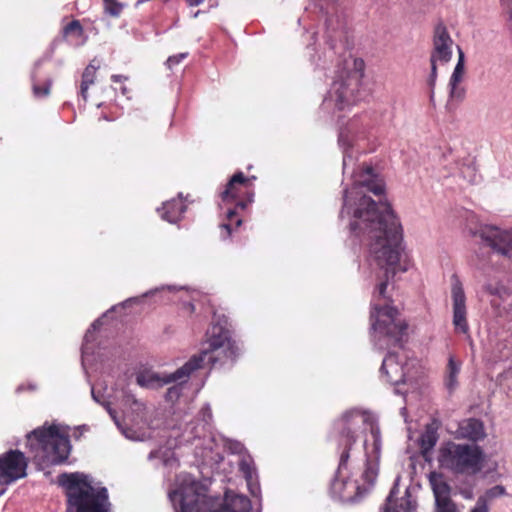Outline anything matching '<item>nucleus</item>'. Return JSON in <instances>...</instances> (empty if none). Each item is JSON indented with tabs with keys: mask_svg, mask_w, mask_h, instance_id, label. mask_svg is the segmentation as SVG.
Instances as JSON below:
<instances>
[{
	"mask_svg": "<svg viewBox=\"0 0 512 512\" xmlns=\"http://www.w3.org/2000/svg\"><path fill=\"white\" fill-rule=\"evenodd\" d=\"M430 484L435 498V506L454 503L450 496L451 487L441 476H431Z\"/></svg>",
	"mask_w": 512,
	"mask_h": 512,
	"instance_id": "obj_21",
	"label": "nucleus"
},
{
	"mask_svg": "<svg viewBox=\"0 0 512 512\" xmlns=\"http://www.w3.org/2000/svg\"><path fill=\"white\" fill-rule=\"evenodd\" d=\"M181 289H183V287H177V286H174V285L162 286L160 288L152 289V290L144 293L143 295H141L139 297H131V298L125 300L120 305L122 307H125V306H128V305L132 304V303H140L143 298H145L147 296H150V295H154L155 293H157L159 291H162V290H168L169 292H176V291H179Z\"/></svg>",
	"mask_w": 512,
	"mask_h": 512,
	"instance_id": "obj_30",
	"label": "nucleus"
},
{
	"mask_svg": "<svg viewBox=\"0 0 512 512\" xmlns=\"http://www.w3.org/2000/svg\"><path fill=\"white\" fill-rule=\"evenodd\" d=\"M464 496H465V498H470L471 497V495H469V493H466V495H464Z\"/></svg>",
	"mask_w": 512,
	"mask_h": 512,
	"instance_id": "obj_56",
	"label": "nucleus"
},
{
	"mask_svg": "<svg viewBox=\"0 0 512 512\" xmlns=\"http://www.w3.org/2000/svg\"><path fill=\"white\" fill-rule=\"evenodd\" d=\"M449 88H450V97L452 99L462 100L465 96V89L463 87H460L459 84H454L452 82H449Z\"/></svg>",
	"mask_w": 512,
	"mask_h": 512,
	"instance_id": "obj_37",
	"label": "nucleus"
},
{
	"mask_svg": "<svg viewBox=\"0 0 512 512\" xmlns=\"http://www.w3.org/2000/svg\"><path fill=\"white\" fill-rule=\"evenodd\" d=\"M404 367L405 365L398 354L388 351L383 359L380 374L382 377L385 376L390 384L398 386L401 383H405L406 373Z\"/></svg>",
	"mask_w": 512,
	"mask_h": 512,
	"instance_id": "obj_16",
	"label": "nucleus"
},
{
	"mask_svg": "<svg viewBox=\"0 0 512 512\" xmlns=\"http://www.w3.org/2000/svg\"><path fill=\"white\" fill-rule=\"evenodd\" d=\"M206 337L203 349L176 371L159 373L151 368H141L135 374L136 384L144 389L156 390L172 382L187 383L191 374L203 368L206 361L215 365L221 361V356L231 361L238 356L239 348L231 338L230 325L225 315L214 313Z\"/></svg>",
	"mask_w": 512,
	"mask_h": 512,
	"instance_id": "obj_4",
	"label": "nucleus"
},
{
	"mask_svg": "<svg viewBox=\"0 0 512 512\" xmlns=\"http://www.w3.org/2000/svg\"><path fill=\"white\" fill-rule=\"evenodd\" d=\"M200 11H196L194 14H193V17L196 18L198 15H199Z\"/></svg>",
	"mask_w": 512,
	"mask_h": 512,
	"instance_id": "obj_52",
	"label": "nucleus"
},
{
	"mask_svg": "<svg viewBox=\"0 0 512 512\" xmlns=\"http://www.w3.org/2000/svg\"><path fill=\"white\" fill-rule=\"evenodd\" d=\"M377 123L378 115L376 112L364 111L350 119L345 127L340 128L338 145L343 152L344 173L347 171L348 160L352 159L349 149L353 148V142L355 141L359 146L360 141L367 140Z\"/></svg>",
	"mask_w": 512,
	"mask_h": 512,
	"instance_id": "obj_10",
	"label": "nucleus"
},
{
	"mask_svg": "<svg viewBox=\"0 0 512 512\" xmlns=\"http://www.w3.org/2000/svg\"><path fill=\"white\" fill-rule=\"evenodd\" d=\"M434 512H460L455 503L436 505Z\"/></svg>",
	"mask_w": 512,
	"mask_h": 512,
	"instance_id": "obj_40",
	"label": "nucleus"
},
{
	"mask_svg": "<svg viewBox=\"0 0 512 512\" xmlns=\"http://www.w3.org/2000/svg\"><path fill=\"white\" fill-rule=\"evenodd\" d=\"M118 308V306H113L110 310L104 313L101 317L96 319L90 326V328L86 331L83 339V344L81 348V364L82 368L86 372L87 367L93 365L98 360L102 361L104 353L101 351L102 348L96 344L97 335L96 332L103 324V319L107 316V314L111 311H114Z\"/></svg>",
	"mask_w": 512,
	"mask_h": 512,
	"instance_id": "obj_14",
	"label": "nucleus"
},
{
	"mask_svg": "<svg viewBox=\"0 0 512 512\" xmlns=\"http://www.w3.org/2000/svg\"><path fill=\"white\" fill-rule=\"evenodd\" d=\"M226 447L233 454H242L245 450L244 445L236 440H229L226 443Z\"/></svg>",
	"mask_w": 512,
	"mask_h": 512,
	"instance_id": "obj_39",
	"label": "nucleus"
},
{
	"mask_svg": "<svg viewBox=\"0 0 512 512\" xmlns=\"http://www.w3.org/2000/svg\"><path fill=\"white\" fill-rule=\"evenodd\" d=\"M103 3L105 12L110 16L118 17L123 10V4L117 0H103Z\"/></svg>",
	"mask_w": 512,
	"mask_h": 512,
	"instance_id": "obj_32",
	"label": "nucleus"
},
{
	"mask_svg": "<svg viewBox=\"0 0 512 512\" xmlns=\"http://www.w3.org/2000/svg\"><path fill=\"white\" fill-rule=\"evenodd\" d=\"M118 429L121 431V433L127 439L134 440V441H142L143 440V437L140 436V434L137 431H135L132 428L124 427L121 423H120V427H118Z\"/></svg>",
	"mask_w": 512,
	"mask_h": 512,
	"instance_id": "obj_36",
	"label": "nucleus"
},
{
	"mask_svg": "<svg viewBox=\"0 0 512 512\" xmlns=\"http://www.w3.org/2000/svg\"><path fill=\"white\" fill-rule=\"evenodd\" d=\"M385 192L383 179L367 166L359 171L353 169V183L343 190V204L340 219L349 220L350 237L353 244L368 247V261L371 267L379 269L380 280L371 302V330L376 348H403L408 324L398 318V310L377 301L386 300L388 281L398 271L405 272L399 261L403 250V229L399 218L387 202L374 201L367 193L382 196Z\"/></svg>",
	"mask_w": 512,
	"mask_h": 512,
	"instance_id": "obj_1",
	"label": "nucleus"
},
{
	"mask_svg": "<svg viewBox=\"0 0 512 512\" xmlns=\"http://www.w3.org/2000/svg\"><path fill=\"white\" fill-rule=\"evenodd\" d=\"M457 436L477 444L486 437L484 423L477 418L465 419L458 425Z\"/></svg>",
	"mask_w": 512,
	"mask_h": 512,
	"instance_id": "obj_18",
	"label": "nucleus"
},
{
	"mask_svg": "<svg viewBox=\"0 0 512 512\" xmlns=\"http://www.w3.org/2000/svg\"><path fill=\"white\" fill-rule=\"evenodd\" d=\"M313 9L306 8L298 23L314 21L317 14L324 20V39L327 48L322 52L315 51L310 61L315 69L331 71L333 82L323 99L321 108L324 111H342L359 100V89L364 76V61L352 58L349 54V41L343 12L337 0H312Z\"/></svg>",
	"mask_w": 512,
	"mask_h": 512,
	"instance_id": "obj_3",
	"label": "nucleus"
},
{
	"mask_svg": "<svg viewBox=\"0 0 512 512\" xmlns=\"http://www.w3.org/2000/svg\"><path fill=\"white\" fill-rule=\"evenodd\" d=\"M395 393H397V394H401V395H404V394H405V392H403V391H402L400 388H398V387H396V388H395Z\"/></svg>",
	"mask_w": 512,
	"mask_h": 512,
	"instance_id": "obj_48",
	"label": "nucleus"
},
{
	"mask_svg": "<svg viewBox=\"0 0 512 512\" xmlns=\"http://www.w3.org/2000/svg\"><path fill=\"white\" fill-rule=\"evenodd\" d=\"M175 489L168 493L169 499L176 512H250L252 505L248 497L226 491L223 504L212 510L200 493V483L188 473L176 477Z\"/></svg>",
	"mask_w": 512,
	"mask_h": 512,
	"instance_id": "obj_5",
	"label": "nucleus"
},
{
	"mask_svg": "<svg viewBox=\"0 0 512 512\" xmlns=\"http://www.w3.org/2000/svg\"><path fill=\"white\" fill-rule=\"evenodd\" d=\"M506 489L504 486L502 485H495L489 489L486 490L485 494L478 497L477 501H476V504L473 508H477L480 501L482 500L486 506V509L489 511V507H488V501L489 500H493V499H496V498H499V497H502V496H505L506 495Z\"/></svg>",
	"mask_w": 512,
	"mask_h": 512,
	"instance_id": "obj_27",
	"label": "nucleus"
},
{
	"mask_svg": "<svg viewBox=\"0 0 512 512\" xmlns=\"http://www.w3.org/2000/svg\"><path fill=\"white\" fill-rule=\"evenodd\" d=\"M470 512H489L484 502L481 500L477 508H472Z\"/></svg>",
	"mask_w": 512,
	"mask_h": 512,
	"instance_id": "obj_44",
	"label": "nucleus"
},
{
	"mask_svg": "<svg viewBox=\"0 0 512 512\" xmlns=\"http://www.w3.org/2000/svg\"><path fill=\"white\" fill-rule=\"evenodd\" d=\"M91 396H92V399L100 404L102 407H104V409L108 412L109 416L111 417V419L114 421V423L116 424L117 427H120V420L117 416V412L111 407V403L109 401H106V400H102L103 398V395L100 394V393H97L95 391V388L93 385H91Z\"/></svg>",
	"mask_w": 512,
	"mask_h": 512,
	"instance_id": "obj_28",
	"label": "nucleus"
},
{
	"mask_svg": "<svg viewBox=\"0 0 512 512\" xmlns=\"http://www.w3.org/2000/svg\"><path fill=\"white\" fill-rule=\"evenodd\" d=\"M451 300L453 308L452 323L457 333L469 334L467 321L466 295L463 284L457 274L451 276Z\"/></svg>",
	"mask_w": 512,
	"mask_h": 512,
	"instance_id": "obj_12",
	"label": "nucleus"
},
{
	"mask_svg": "<svg viewBox=\"0 0 512 512\" xmlns=\"http://www.w3.org/2000/svg\"><path fill=\"white\" fill-rule=\"evenodd\" d=\"M121 92H122V94H123V95H126V93H127V88H126V86H122V87H121Z\"/></svg>",
	"mask_w": 512,
	"mask_h": 512,
	"instance_id": "obj_49",
	"label": "nucleus"
},
{
	"mask_svg": "<svg viewBox=\"0 0 512 512\" xmlns=\"http://www.w3.org/2000/svg\"><path fill=\"white\" fill-rule=\"evenodd\" d=\"M4 492H5V488H2V489L0 490V496H1V495H3V494H4Z\"/></svg>",
	"mask_w": 512,
	"mask_h": 512,
	"instance_id": "obj_54",
	"label": "nucleus"
},
{
	"mask_svg": "<svg viewBox=\"0 0 512 512\" xmlns=\"http://www.w3.org/2000/svg\"><path fill=\"white\" fill-rule=\"evenodd\" d=\"M158 211L163 220L169 223L178 222L186 211V205L182 200V193L178 194V198L163 203L162 209H158Z\"/></svg>",
	"mask_w": 512,
	"mask_h": 512,
	"instance_id": "obj_19",
	"label": "nucleus"
},
{
	"mask_svg": "<svg viewBox=\"0 0 512 512\" xmlns=\"http://www.w3.org/2000/svg\"><path fill=\"white\" fill-rule=\"evenodd\" d=\"M252 179H255V177L248 178L242 171H238L230 178L224 190L220 193L223 203L235 202L234 208L227 209L228 222L220 225L223 240L231 236L233 225L238 228L242 224V219L238 217V210L246 209L253 202Z\"/></svg>",
	"mask_w": 512,
	"mask_h": 512,
	"instance_id": "obj_9",
	"label": "nucleus"
},
{
	"mask_svg": "<svg viewBox=\"0 0 512 512\" xmlns=\"http://www.w3.org/2000/svg\"><path fill=\"white\" fill-rule=\"evenodd\" d=\"M127 77L123 76V75H118V74H114L111 76V80L113 82H122L124 80H126Z\"/></svg>",
	"mask_w": 512,
	"mask_h": 512,
	"instance_id": "obj_45",
	"label": "nucleus"
},
{
	"mask_svg": "<svg viewBox=\"0 0 512 512\" xmlns=\"http://www.w3.org/2000/svg\"><path fill=\"white\" fill-rule=\"evenodd\" d=\"M180 445L195 444L196 449L212 451L214 436L212 432V411L209 404H205L196 419L189 421L183 432L177 437Z\"/></svg>",
	"mask_w": 512,
	"mask_h": 512,
	"instance_id": "obj_11",
	"label": "nucleus"
},
{
	"mask_svg": "<svg viewBox=\"0 0 512 512\" xmlns=\"http://www.w3.org/2000/svg\"><path fill=\"white\" fill-rule=\"evenodd\" d=\"M177 384L168 388L167 392L165 394V399L168 402H174L179 399L180 395L182 394V387L181 385L183 383L176 382Z\"/></svg>",
	"mask_w": 512,
	"mask_h": 512,
	"instance_id": "obj_33",
	"label": "nucleus"
},
{
	"mask_svg": "<svg viewBox=\"0 0 512 512\" xmlns=\"http://www.w3.org/2000/svg\"><path fill=\"white\" fill-rule=\"evenodd\" d=\"M96 67L92 64L88 65L82 74V84L91 85L94 83Z\"/></svg>",
	"mask_w": 512,
	"mask_h": 512,
	"instance_id": "obj_34",
	"label": "nucleus"
},
{
	"mask_svg": "<svg viewBox=\"0 0 512 512\" xmlns=\"http://www.w3.org/2000/svg\"><path fill=\"white\" fill-rule=\"evenodd\" d=\"M361 142H362V141H360V142H359V146H358V145H357V143L354 141V142H353V144H354V145H353V148H352V149H351V148L349 149V152H350V154L352 155V159L348 160L347 167H348L349 165H352V166L354 165V155H353V151H354V149H355V148H356L357 152H358V151H360V150H362V152H365V149H363V147H362V145H361Z\"/></svg>",
	"mask_w": 512,
	"mask_h": 512,
	"instance_id": "obj_41",
	"label": "nucleus"
},
{
	"mask_svg": "<svg viewBox=\"0 0 512 512\" xmlns=\"http://www.w3.org/2000/svg\"><path fill=\"white\" fill-rule=\"evenodd\" d=\"M150 461L158 460L161 465L167 468H175L178 466V459L175 452L170 447H159L151 451L148 455Z\"/></svg>",
	"mask_w": 512,
	"mask_h": 512,
	"instance_id": "obj_24",
	"label": "nucleus"
},
{
	"mask_svg": "<svg viewBox=\"0 0 512 512\" xmlns=\"http://www.w3.org/2000/svg\"><path fill=\"white\" fill-rule=\"evenodd\" d=\"M43 61H44L43 59H39L35 63L34 69H33L32 73H31L33 93H34V95L36 97H45V96H47L50 93V88H51V85H52V80L51 79H47L46 80L44 87H41L37 83V80H36V69L41 66Z\"/></svg>",
	"mask_w": 512,
	"mask_h": 512,
	"instance_id": "obj_26",
	"label": "nucleus"
},
{
	"mask_svg": "<svg viewBox=\"0 0 512 512\" xmlns=\"http://www.w3.org/2000/svg\"><path fill=\"white\" fill-rule=\"evenodd\" d=\"M101 118H102V119H104V120H107V121H111V120H112V119H111V118H109L107 115H103Z\"/></svg>",
	"mask_w": 512,
	"mask_h": 512,
	"instance_id": "obj_50",
	"label": "nucleus"
},
{
	"mask_svg": "<svg viewBox=\"0 0 512 512\" xmlns=\"http://www.w3.org/2000/svg\"><path fill=\"white\" fill-rule=\"evenodd\" d=\"M405 412H406V408H405V407H403V408L401 409V413H402V414H404Z\"/></svg>",
	"mask_w": 512,
	"mask_h": 512,
	"instance_id": "obj_55",
	"label": "nucleus"
},
{
	"mask_svg": "<svg viewBox=\"0 0 512 512\" xmlns=\"http://www.w3.org/2000/svg\"><path fill=\"white\" fill-rule=\"evenodd\" d=\"M239 469L242 472L250 493L257 497L260 494V486L257 481L256 469L250 456H243L239 462Z\"/></svg>",
	"mask_w": 512,
	"mask_h": 512,
	"instance_id": "obj_20",
	"label": "nucleus"
},
{
	"mask_svg": "<svg viewBox=\"0 0 512 512\" xmlns=\"http://www.w3.org/2000/svg\"><path fill=\"white\" fill-rule=\"evenodd\" d=\"M438 440V435L435 429L430 426H427L425 432L420 437L421 447L428 451L432 449Z\"/></svg>",
	"mask_w": 512,
	"mask_h": 512,
	"instance_id": "obj_31",
	"label": "nucleus"
},
{
	"mask_svg": "<svg viewBox=\"0 0 512 512\" xmlns=\"http://www.w3.org/2000/svg\"><path fill=\"white\" fill-rule=\"evenodd\" d=\"M58 483L66 491L65 512H112L107 488L93 486L90 475L62 473L58 476Z\"/></svg>",
	"mask_w": 512,
	"mask_h": 512,
	"instance_id": "obj_6",
	"label": "nucleus"
},
{
	"mask_svg": "<svg viewBox=\"0 0 512 512\" xmlns=\"http://www.w3.org/2000/svg\"><path fill=\"white\" fill-rule=\"evenodd\" d=\"M83 27L78 20H72L63 28L64 37L74 45L84 42Z\"/></svg>",
	"mask_w": 512,
	"mask_h": 512,
	"instance_id": "obj_25",
	"label": "nucleus"
},
{
	"mask_svg": "<svg viewBox=\"0 0 512 512\" xmlns=\"http://www.w3.org/2000/svg\"><path fill=\"white\" fill-rule=\"evenodd\" d=\"M27 445L35 461L42 467L64 463L71 451L69 436L61 433L57 425L31 431L27 435Z\"/></svg>",
	"mask_w": 512,
	"mask_h": 512,
	"instance_id": "obj_7",
	"label": "nucleus"
},
{
	"mask_svg": "<svg viewBox=\"0 0 512 512\" xmlns=\"http://www.w3.org/2000/svg\"><path fill=\"white\" fill-rule=\"evenodd\" d=\"M506 15H507V18L509 21L512 20V8H508L507 11H506Z\"/></svg>",
	"mask_w": 512,
	"mask_h": 512,
	"instance_id": "obj_47",
	"label": "nucleus"
},
{
	"mask_svg": "<svg viewBox=\"0 0 512 512\" xmlns=\"http://www.w3.org/2000/svg\"><path fill=\"white\" fill-rule=\"evenodd\" d=\"M317 33H318L317 31H315V32H313V33H312V36H311V37H312V39H315V36H316V34H317Z\"/></svg>",
	"mask_w": 512,
	"mask_h": 512,
	"instance_id": "obj_53",
	"label": "nucleus"
},
{
	"mask_svg": "<svg viewBox=\"0 0 512 512\" xmlns=\"http://www.w3.org/2000/svg\"><path fill=\"white\" fill-rule=\"evenodd\" d=\"M436 63L437 62H431V72H430V75H429L428 80H427L428 86L430 88V98H431V100L434 97V87H435L436 80H437V66H436Z\"/></svg>",
	"mask_w": 512,
	"mask_h": 512,
	"instance_id": "obj_35",
	"label": "nucleus"
},
{
	"mask_svg": "<svg viewBox=\"0 0 512 512\" xmlns=\"http://www.w3.org/2000/svg\"><path fill=\"white\" fill-rule=\"evenodd\" d=\"M401 477L398 475L386 498L382 512H414L416 510V500L411 498L410 488L405 490V495L398 502L394 503L395 496L399 493V482Z\"/></svg>",
	"mask_w": 512,
	"mask_h": 512,
	"instance_id": "obj_17",
	"label": "nucleus"
},
{
	"mask_svg": "<svg viewBox=\"0 0 512 512\" xmlns=\"http://www.w3.org/2000/svg\"><path fill=\"white\" fill-rule=\"evenodd\" d=\"M27 461L19 450H9L0 456V486H7L26 476Z\"/></svg>",
	"mask_w": 512,
	"mask_h": 512,
	"instance_id": "obj_13",
	"label": "nucleus"
},
{
	"mask_svg": "<svg viewBox=\"0 0 512 512\" xmlns=\"http://www.w3.org/2000/svg\"><path fill=\"white\" fill-rule=\"evenodd\" d=\"M331 437L340 450L331 482L334 497L356 502L375 484L382 450L377 419L357 408L347 410L333 424Z\"/></svg>",
	"mask_w": 512,
	"mask_h": 512,
	"instance_id": "obj_2",
	"label": "nucleus"
},
{
	"mask_svg": "<svg viewBox=\"0 0 512 512\" xmlns=\"http://www.w3.org/2000/svg\"><path fill=\"white\" fill-rule=\"evenodd\" d=\"M121 404L135 415L137 419L142 420L145 416L146 405L145 403L137 399L136 396L129 390H122Z\"/></svg>",
	"mask_w": 512,
	"mask_h": 512,
	"instance_id": "obj_23",
	"label": "nucleus"
},
{
	"mask_svg": "<svg viewBox=\"0 0 512 512\" xmlns=\"http://www.w3.org/2000/svg\"><path fill=\"white\" fill-rule=\"evenodd\" d=\"M22 390H23V385H20V386L17 387L16 392H20Z\"/></svg>",
	"mask_w": 512,
	"mask_h": 512,
	"instance_id": "obj_51",
	"label": "nucleus"
},
{
	"mask_svg": "<svg viewBox=\"0 0 512 512\" xmlns=\"http://www.w3.org/2000/svg\"><path fill=\"white\" fill-rule=\"evenodd\" d=\"M462 362L456 359L453 355L448 357V363L446 366L444 385L445 388L452 393L458 387V376L460 374Z\"/></svg>",
	"mask_w": 512,
	"mask_h": 512,
	"instance_id": "obj_22",
	"label": "nucleus"
},
{
	"mask_svg": "<svg viewBox=\"0 0 512 512\" xmlns=\"http://www.w3.org/2000/svg\"><path fill=\"white\" fill-rule=\"evenodd\" d=\"M187 56H188L187 52L172 55V56L168 57V59L166 61V65L169 69H172L174 66L178 65L185 58H187Z\"/></svg>",
	"mask_w": 512,
	"mask_h": 512,
	"instance_id": "obj_38",
	"label": "nucleus"
},
{
	"mask_svg": "<svg viewBox=\"0 0 512 512\" xmlns=\"http://www.w3.org/2000/svg\"><path fill=\"white\" fill-rule=\"evenodd\" d=\"M440 467L455 475H476L484 467L485 453L477 444L447 442L439 450Z\"/></svg>",
	"mask_w": 512,
	"mask_h": 512,
	"instance_id": "obj_8",
	"label": "nucleus"
},
{
	"mask_svg": "<svg viewBox=\"0 0 512 512\" xmlns=\"http://www.w3.org/2000/svg\"><path fill=\"white\" fill-rule=\"evenodd\" d=\"M452 44L453 40L446 27L443 24H438L434 32L430 62L448 63L452 57Z\"/></svg>",
	"mask_w": 512,
	"mask_h": 512,
	"instance_id": "obj_15",
	"label": "nucleus"
},
{
	"mask_svg": "<svg viewBox=\"0 0 512 512\" xmlns=\"http://www.w3.org/2000/svg\"><path fill=\"white\" fill-rule=\"evenodd\" d=\"M189 6H198L203 0H187Z\"/></svg>",
	"mask_w": 512,
	"mask_h": 512,
	"instance_id": "obj_46",
	"label": "nucleus"
},
{
	"mask_svg": "<svg viewBox=\"0 0 512 512\" xmlns=\"http://www.w3.org/2000/svg\"><path fill=\"white\" fill-rule=\"evenodd\" d=\"M458 54V61L449 81L452 82L453 85L461 82L465 70V55L460 47H458Z\"/></svg>",
	"mask_w": 512,
	"mask_h": 512,
	"instance_id": "obj_29",
	"label": "nucleus"
},
{
	"mask_svg": "<svg viewBox=\"0 0 512 512\" xmlns=\"http://www.w3.org/2000/svg\"><path fill=\"white\" fill-rule=\"evenodd\" d=\"M90 85L82 84L80 86V95L83 98V100L86 102L88 98V89Z\"/></svg>",
	"mask_w": 512,
	"mask_h": 512,
	"instance_id": "obj_43",
	"label": "nucleus"
},
{
	"mask_svg": "<svg viewBox=\"0 0 512 512\" xmlns=\"http://www.w3.org/2000/svg\"><path fill=\"white\" fill-rule=\"evenodd\" d=\"M467 171L469 172V179L468 181L472 184L477 183V174L474 168L467 167Z\"/></svg>",
	"mask_w": 512,
	"mask_h": 512,
	"instance_id": "obj_42",
	"label": "nucleus"
}]
</instances>
